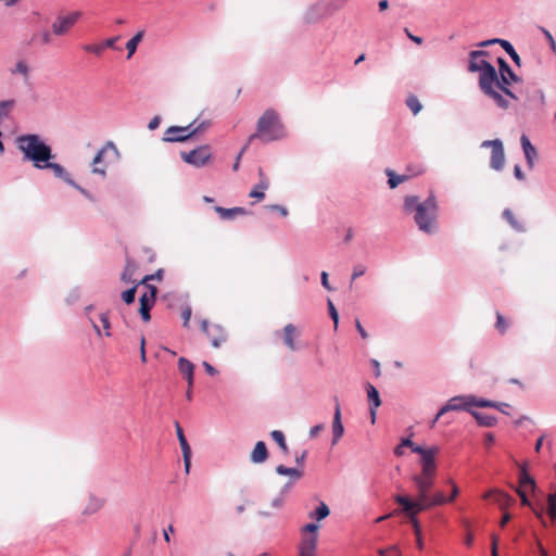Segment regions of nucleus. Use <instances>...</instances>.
<instances>
[{
	"label": "nucleus",
	"instance_id": "20e7f679",
	"mask_svg": "<svg viewBox=\"0 0 556 556\" xmlns=\"http://www.w3.org/2000/svg\"><path fill=\"white\" fill-rule=\"evenodd\" d=\"M285 136V127L278 113L273 109H267L258 118L256 132L249 137L248 143H251L254 139H260L267 143L282 139Z\"/></svg>",
	"mask_w": 556,
	"mask_h": 556
},
{
	"label": "nucleus",
	"instance_id": "9d476101",
	"mask_svg": "<svg viewBox=\"0 0 556 556\" xmlns=\"http://www.w3.org/2000/svg\"><path fill=\"white\" fill-rule=\"evenodd\" d=\"M481 148H491L490 167L496 172H501L505 165L504 146L501 139L484 140Z\"/></svg>",
	"mask_w": 556,
	"mask_h": 556
},
{
	"label": "nucleus",
	"instance_id": "79ce46f5",
	"mask_svg": "<svg viewBox=\"0 0 556 556\" xmlns=\"http://www.w3.org/2000/svg\"><path fill=\"white\" fill-rule=\"evenodd\" d=\"M270 437L280 446L283 453H288V446L285 440V435L280 430H273L270 432Z\"/></svg>",
	"mask_w": 556,
	"mask_h": 556
},
{
	"label": "nucleus",
	"instance_id": "72a5a7b5",
	"mask_svg": "<svg viewBox=\"0 0 556 556\" xmlns=\"http://www.w3.org/2000/svg\"><path fill=\"white\" fill-rule=\"evenodd\" d=\"M384 173L388 176V185L390 189H395L400 184L407 179L406 175H397L391 168H386Z\"/></svg>",
	"mask_w": 556,
	"mask_h": 556
},
{
	"label": "nucleus",
	"instance_id": "6e6d98bb",
	"mask_svg": "<svg viewBox=\"0 0 556 556\" xmlns=\"http://www.w3.org/2000/svg\"><path fill=\"white\" fill-rule=\"evenodd\" d=\"M328 307H329L330 317L334 323V328H337L338 323H339V314H338V311L336 309L333 303L330 300L328 301Z\"/></svg>",
	"mask_w": 556,
	"mask_h": 556
},
{
	"label": "nucleus",
	"instance_id": "4d7b16f0",
	"mask_svg": "<svg viewBox=\"0 0 556 556\" xmlns=\"http://www.w3.org/2000/svg\"><path fill=\"white\" fill-rule=\"evenodd\" d=\"M496 43L500 45L507 54H511V52L516 50L511 42L506 39L501 38V40L496 41Z\"/></svg>",
	"mask_w": 556,
	"mask_h": 556
},
{
	"label": "nucleus",
	"instance_id": "dca6fc26",
	"mask_svg": "<svg viewBox=\"0 0 556 556\" xmlns=\"http://www.w3.org/2000/svg\"><path fill=\"white\" fill-rule=\"evenodd\" d=\"M81 16L78 11L71 12L66 15H59L52 24V31L58 36H63L76 24Z\"/></svg>",
	"mask_w": 556,
	"mask_h": 556
},
{
	"label": "nucleus",
	"instance_id": "423d86ee",
	"mask_svg": "<svg viewBox=\"0 0 556 556\" xmlns=\"http://www.w3.org/2000/svg\"><path fill=\"white\" fill-rule=\"evenodd\" d=\"M529 488L532 492L536 490V482L534 478L528 472L527 466L523 465L519 470V486L516 489L522 506L529 507L535 517L540 520L543 527H547V521L543 515V507H535L529 500L525 489Z\"/></svg>",
	"mask_w": 556,
	"mask_h": 556
},
{
	"label": "nucleus",
	"instance_id": "5701e85b",
	"mask_svg": "<svg viewBox=\"0 0 556 556\" xmlns=\"http://www.w3.org/2000/svg\"><path fill=\"white\" fill-rule=\"evenodd\" d=\"M176 432H177V437H178L179 444H180L182 455H184L185 469H186V472H189L191 450H190V446H189L187 439L184 434L182 428L180 427V425L178 422H176Z\"/></svg>",
	"mask_w": 556,
	"mask_h": 556
},
{
	"label": "nucleus",
	"instance_id": "39448f33",
	"mask_svg": "<svg viewBox=\"0 0 556 556\" xmlns=\"http://www.w3.org/2000/svg\"><path fill=\"white\" fill-rule=\"evenodd\" d=\"M395 502L402 507L401 510L409 519L412 526L418 529V513L429 509L433 506H439L448 503V500L447 496H445L442 492H437L432 496L428 494L427 497L421 501H414L406 495H396Z\"/></svg>",
	"mask_w": 556,
	"mask_h": 556
},
{
	"label": "nucleus",
	"instance_id": "c03bdc74",
	"mask_svg": "<svg viewBox=\"0 0 556 556\" xmlns=\"http://www.w3.org/2000/svg\"><path fill=\"white\" fill-rule=\"evenodd\" d=\"M508 327H509L508 321L505 319V317L500 312H497L496 313V323H495L496 330L501 334H504L507 331Z\"/></svg>",
	"mask_w": 556,
	"mask_h": 556
},
{
	"label": "nucleus",
	"instance_id": "864d4df0",
	"mask_svg": "<svg viewBox=\"0 0 556 556\" xmlns=\"http://www.w3.org/2000/svg\"><path fill=\"white\" fill-rule=\"evenodd\" d=\"M496 501L503 505H509L514 502V498L506 493L498 492L496 493Z\"/></svg>",
	"mask_w": 556,
	"mask_h": 556
},
{
	"label": "nucleus",
	"instance_id": "a19ab883",
	"mask_svg": "<svg viewBox=\"0 0 556 556\" xmlns=\"http://www.w3.org/2000/svg\"><path fill=\"white\" fill-rule=\"evenodd\" d=\"M418 446L415 444L410 438H403L400 444L394 448V454L396 456H402L404 454V448L409 447L413 451V447Z\"/></svg>",
	"mask_w": 556,
	"mask_h": 556
},
{
	"label": "nucleus",
	"instance_id": "69168bd1",
	"mask_svg": "<svg viewBox=\"0 0 556 556\" xmlns=\"http://www.w3.org/2000/svg\"><path fill=\"white\" fill-rule=\"evenodd\" d=\"M160 123H161V117H160V116H154V117L149 122L148 128H149L150 130H154V129H156V128L160 126Z\"/></svg>",
	"mask_w": 556,
	"mask_h": 556
},
{
	"label": "nucleus",
	"instance_id": "0eeeda50",
	"mask_svg": "<svg viewBox=\"0 0 556 556\" xmlns=\"http://www.w3.org/2000/svg\"><path fill=\"white\" fill-rule=\"evenodd\" d=\"M496 63L498 72L497 79L494 81V87H497L505 96L517 100V96L511 91L509 86L513 83H520L521 78L513 71L504 58L498 56Z\"/></svg>",
	"mask_w": 556,
	"mask_h": 556
},
{
	"label": "nucleus",
	"instance_id": "1a4fd4ad",
	"mask_svg": "<svg viewBox=\"0 0 556 556\" xmlns=\"http://www.w3.org/2000/svg\"><path fill=\"white\" fill-rule=\"evenodd\" d=\"M180 156L186 163L194 167H202L212 159V149L211 146L203 144L189 152H181Z\"/></svg>",
	"mask_w": 556,
	"mask_h": 556
},
{
	"label": "nucleus",
	"instance_id": "c9c22d12",
	"mask_svg": "<svg viewBox=\"0 0 556 556\" xmlns=\"http://www.w3.org/2000/svg\"><path fill=\"white\" fill-rule=\"evenodd\" d=\"M143 38V31H138L128 42L126 43V49L128 51L127 59H130L132 54L136 52L138 45L141 42Z\"/></svg>",
	"mask_w": 556,
	"mask_h": 556
},
{
	"label": "nucleus",
	"instance_id": "5fc2aeb1",
	"mask_svg": "<svg viewBox=\"0 0 556 556\" xmlns=\"http://www.w3.org/2000/svg\"><path fill=\"white\" fill-rule=\"evenodd\" d=\"M121 39V36L112 37L102 42L104 49L110 48L114 50H121V48L116 47V42Z\"/></svg>",
	"mask_w": 556,
	"mask_h": 556
},
{
	"label": "nucleus",
	"instance_id": "09e8293b",
	"mask_svg": "<svg viewBox=\"0 0 556 556\" xmlns=\"http://www.w3.org/2000/svg\"><path fill=\"white\" fill-rule=\"evenodd\" d=\"M99 320L101 323L102 328L105 331L104 334L106 337H110L111 336V332H110L111 324H110V320H109V315L106 313H101L99 315Z\"/></svg>",
	"mask_w": 556,
	"mask_h": 556
},
{
	"label": "nucleus",
	"instance_id": "37998d69",
	"mask_svg": "<svg viewBox=\"0 0 556 556\" xmlns=\"http://www.w3.org/2000/svg\"><path fill=\"white\" fill-rule=\"evenodd\" d=\"M12 74H21L25 79L29 76V67L26 61L21 60L16 63L15 67L11 70Z\"/></svg>",
	"mask_w": 556,
	"mask_h": 556
},
{
	"label": "nucleus",
	"instance_id": "8fccbe9b",
	"mask_svg": "<svg viewBox=\"0 0 556 556\" xmlns=\"http://www.w3.org/2000/svg\"><path fill=\"white\" fill-rule=\"evenodd\" d=\"M83 49L86 51V52H91L96 55H101L104 51V46L102 43L100 45H86L83 47Z\"/></svg>",
	"mask_w": 556,
	"mask_h": 556
},
{
	"label": "nucleus",
	"instance_id": "f03ea898",
	"mask_svg": "<svg viewBox=\"0 0 556 556\" xmlns=\"http://www.w3.org/2000/svg\"><path fill=\"white\" fill-rule=\"evenodd\" d=\"M468 71L471 73L479 72V88L480 90L491 98L498 108L508 109L509 101L503 97L494 88V81L497 79V71L496 68L486 60H469L468 62Z\"/></svg>",
	"mask_w": 556,
	"mask_h": 556
},
{
	"label": "nucleus",
	"instance_id": "58836bf2",
	"mask_svg": "<svg viewBox=\"0 0 556 556\" xmlns=\"http://www.w3.org/2000/svg\"><path fill=\"white\" fill-rule=\"evenodd\" d=\"M405 103L414 115H417L422 110V104L415 94H409Z\"/></svg>",
	"mask_w": 556,
	"mask_h": 556
},
{
	"label": "nucleus",
	"instance_id": "c85d7f7f",
	"mask_svg": "<svg viewBox=\"0 0 556 556\" xmlns=\"http://www.w3.org/2000/svg\"><path fill=\"white\" fill-rule=\"evenodd\" d=\"M332 431H333L332 443L334 444L343 435V432H344V427L341 421V408L338 403L336 404V409H334Z\"/></svg>",
	"mask_w": 556,
	"mask_h": 556
},
{
	"label": "nucleus",
	"instance_id": "ea45409f",
	"mask_svg": "<svg viewBox=\"0 0 556 556\" xmlns=\"http://www.w3.org/2000/svg\"><path fill=\"white\" fill-rule=\"evenodd\" d=\"M546 513L553 521L556 520V491L548 494L547 496Z\"/></svg>",
	"mask_w": 556,
	"mask_h": 556
},
{
	"label": "nucleus",
	"instance_id": "0e129e2a",
	"mask_svg": "<svg viewBox=\"0 0 556 556\" xmlns=\"http://www.w3.org/2000/svg\"><path fill=\"white\" fill-rule=\"evenodd\" d=\"M500 40H501V38L488 39V40H483V41L479 42L477 46L480 48H486L492 45H497L496 41H500Z\"/></svg>",
	"mask_w": 556,
	"mask_h": 556
},
{
	"label": "nucleus",
	"instance_id": "603ef678",
	"mask_svg": "<svg viewBox=\"0 0 556 556\" xmlns=\"http://www.w3.org/2000/svg\"><path fill=\"white\" fill-rule=\"evenodd\" d=\"M540 29L542 30V33H543V35H544V37H545V39L547 40V42H548V45H549L551 49L555 52V51H556V41H555V39H554L553 35L551 34V31H549V30H547V29H546V28H544V27H541Z\"/></svg>",
	"mask_w": 556,
	"mask_h": 556
},
{
	"label": "nucleus",
	"instance_id": "f704fd0d",
	"mask_svg": "<svg viewBox=\"0 0 556 556\" xmlns=\"http://www.w3.org/2000/svg\"><path fill=\"white\" fill-rule=\"evenodd\" d=\"M329 514H330L329 507L324 502H321L319 504V506L314 511L308 513V517L311 519L320 521V520L325 519L326 517H328Z\"/></svg>",
	"mask_w": 556,
	"mask_h": 556
},
{
	"label": "nucleus",
	"instance_id": "473e14b6",
	"mask_svg": "<svg viewBox=\"0 0 556 556\" xmlns=\"http://www.w3.org/2000/svg\"><path fill=\"white\" fill-rule=\"evenodd\" d=\"M136 270H137L136 264L128 260L124 267V270L122 273L121 280L125 283H134L136 281L135 277H134L136 274Z\"/></svg>",
	"mask_w": 556,
	"mask_h": 556
},
{
	"label": "nucleus",
	"instance_id": "6e6552de",
	"mask_svg": "<svg viewBox=\"0 0 556 556\" xmlns=\"http://www.w3.org/2000/svg\"><path fill=\"white\" fill-rule=\"evenodd\" d=\"M154 276H144L138 285H143L146 291L139 298L140 307L139 313L143 321L148 323L151 319L150 311L154 306L156 301L157 288L153 285H149L148 281L152 280Z\"/></svg>",
	"mask_w": 556,
	"mask_h": 556
},
{
	"label": "nucleus",
	"instance_id": "e433bc0d",
	"mask_svg": "<svg viewBox=\"0 0 556 556\" xmlns=\"http://www.w3.org/2000/svg\"><path fill=\"white\" fill-rule=\"evenodd\" d=\"M276 472L281 476H290L295 479H300L303 476L302 470L296 468H289L283 465H279L276 467Z\"/></svg>",
	"mask_w": 556,
	"mask_h": 556
},
{
	"label": "nucleus",
	"instance_id": "774afa93",
	"mask_svg": "<svg viewBox=\"0 0 556 556\" xmlns=\"http://www.w3.org/2000/svg\"><path fill=\"white\" fill-rule=\"evenodd\" d=\"M514 176L518 179V180H523L525 179V174L521 170V167L520 165H515L514 167Z\"/></svg>",
	"mask_w": 556,
	"mask_h": 556
},
{
	"label": "nucleus",
	"instance_id": "7ed1b4c3",
	"mask_svg": "<svg viewBox=\"0 0 556 556\" xmlns=\"http://www.w3.org/2000/svg\"><path fill=\"white\" fill-rule=\"evenodd\" d=\"M16 144L23 152L24 160L33 162L36 168L54 157L51 148L38 135H22L17 137Z\"/></svg>",
	"mask_w": 556,
	"mask_h": 556
},
{
	"label": "nucleus",
	"instance_id": "c756f323",
	"mask_svg": "<svg viewBox=\"0 0 556 556\" xmlns=\"http://www.w3.org/2000/svg\"><path fill=\"white\" fill-rule=\"evenodd\" d=\"M250 458L252 463L256 464L264 463L268 458L267 447L263 441H258L255 444Z\"/></svg>",
	"mask_w": 556,
	"mask_h": 556
},
{
	"label": "nucleus",
	"instance_id": "338daca9",
	"mask_svg": "<svg viewBox=\"0 0 556 556\" xmlns=\"http://www.w3.org/2000/svg\"><path fill=\"white\" fill-rule=\"evenodd\" d=\"M324 428H325L324 425H316V426L312 427L309 430V437L311 438L317 437L318 433L324 430Z\"/></svg>",
	"mask_w": 556,
	"mask_h": 556
},
{
	"label": "nucleus",
	"instance_id": "3c124183",
	"mask_svg": "<svg viewBox=\"0 0 556 556\" xmlns=\"http://www.w3.org/2000/svg\"><path fill=\"white\" fill-rule=\"evenodd\" d=\"M366 273V267L364 265H356L353 269L352 275L350 276V289L352 288V282L363 276Z\"/></svg>",
	"mask_w": 556,
	"mask_h": 556
},
{
	"label": "nucleus",
	"instance_id": "e2e57ef3",
	"mask_svg": "<svg viewBox=\"0 0 556 556\" xmlns=\"http://www.w3.org/2000/svg\"><path fill=\"white\" fill-rule=\"evenodd\" d=\"M494 442H495V437H494L493 433L488 432V433L484 434V445L486 447L492 446L494 444Z\"/></svg>",
	"mask_w": 556,
	"mask_h": 556
},
{
	"label": "nucleus",
	"instance_id": "4be33fe9",
	"mask_svg": "<svg viewBox=\"0 0 556 556\" xmlns=\"http://www.w3.org/2000/svg\"><path fill=\"white\" fill-rule=\"evenodd\" d=\"M258 184L250 191L249 197L261 201L265 198V190L269 187L268 177L262 168H258Z\"/></svg>",
	"mask_w": 556,
	"mask_h": 556
},
{
	"label": "nucleus",
	"instance_id": "b1692460",
	"mask_svg": "<svg viewBox=\"0 0 556 556\" xmlns=\"http://www.w3.org/2000/svg\"><path fill=\"white\" fill-rule=\"evenodd\" d=\"M520 142L525 153L527 165L529 166V168H533L534 161L538 156L536 149L532 146L530 139L525 134L521 135Z\"/></svg>",
	"mask_w": 556,
	"mask_h": 556
},
{
	"label": "nucleus",
	"instance_id": "49530a36",
	"mask_svg": "<svg viewBox=\"0 0 556 556\" xmlns=\"http://www.w3.org/2000/svg\"><path fill=\"white\" fill-rule=\"evenodd\" d=\"M318 525L316 523H307L305 525L302 529H301V533H302V536L303 535H315L316 539L318 540Z\"/></svg>",
	"mask_w": 556,
	"mask_h": 556
},
{
	"label": "nucleus",
	"instance_id": "a878e982",
	"mask_svg": "<svg viewBox=\"0 0 556 556\" xmlns=\"http://www.w3.org/2000/svg\"><path fill=\"white\" fill-rule=\"evenodd\" d=\"M178 369H179L180 374L187 380V383L189 384V387L193 388L194 365L187 358L180 357L178 359Z\"/></svg>",
	"mask_w": 556,
	"mask_h": 556
},
{
	"label": "nucleus",
	"instance_id": "f8f14e48",
	"mask_svg": "<svg viewBox=\"0 0 556 556\" xmlns=\"http://www.w3.org/2000/svg\"><path fill=\"white\" fill-rule=\"evenodd\" d=\"M193 123L188 126H170L165 132L163 140L166 142H184L200 132V128H192Z\"/></svg>",
	"mask_w": 556,
	"mask_h": 556
},
{
	"label": "nucleus",
	"instance_id": "2eb2a0df",
	"mask_svg": "<svg viewBox=\"0 0 556 556\" xmlns=\"http://www.w3.org/2000/svg\"><path fill=\"white\" fill-rule=\"evenodd\" d=\"M201 328L206 333V337L210 339L213 348H220L227 342V331L220 325L208 324L206 320H203Z\"/></svg>",
	"mask_w": 556,
	"mask_h": 556
},
{
	"label": "nucleus",
	"instance_id": "9b49d317",
	"mask_svg": "<svg viewBox=\"0 0 556 556\" xmlns=\"http://www.w3.org/2000/svg\"><path fill=\"white\" fill-rule=\"evenodd\" d=\"M472 410V394L455 395L451 397L440 409L439 416H444L448 412Z\"/></svg>",
	"mask_w": 556,
	"mask_h": 556
},
{
	"label": "nucleus",
	"instance_id": "aec40b11",
	"mask_svg": "<svg viewBox=\"0 0 556 556\" xmlns=\"http://www.w3.org/2000/svg\"><path fill=\"white\" fill-rule=\"evenodd\" d=\"M318 540L313 535H303L299 544V556H317Z\"/></svg>",
	"mask_w": 556,
	"mask_h": 556
},
{
	"label": "nucleus",
	"instance_id": "ddd939ff",
	"mask_svg": "<svg viewBox=\"0 0 556 556\" xmlns=\"http://www.w3.org/2000/svg\"><path fill=\"white\" fill-rule=\"evenodd\" d=\"M439 452V447H413V453L419 454L421 457L422 475L433 476L435 471V454Z\"/></svg>",
	"mask_w": 556,
	"mask_h": 556
},
{
	"label": "nucleus",
	"instance_id": "cd10ccee",
	"mask_svg": "<svg viewBox=\"0 0 556 556\" xmlns=\"http://www.w3.org/2000/svg\"><path fill=\"white\" fill-rule=\"evenodd\" d=\"M470 415L475 418V420L480 427L492 428L495 427L497 424V417L494 415H485L476 409H472L470 412Z\"/></svg>",
	"mask_w": 556,
	"mask_h": 556
},
{
	"label": "nucleus",
	"instance_id": "bb28decb",
	"mask_svg": "<svg viewBox=\"0 0 556 556\" xmlns=\"http://www.w3.org/2000/svg\"><path fill=\"white\" fill-rule=\"evenodd\" d=\"M105 500L97 495H89L86 506L83 510L85 515H93L104 506Z\"/></svg>",
	"mask_w": 556,
	"mask_h": 556
},
{
	"label": "nucleus",
	"instance_id": "393cba45",
	"mask_svg": "<svg viewBox=\"0 0 556 556\" xmlns=\"http://www.w3.org/2000/svg\"><path fill=\"white\" fill-rule=\"evenodd\" d=\"M47 168L51 169L55 177L63 179L68 185H74V181L71 179L70 175L67 174V172L65 170V168L62 165H60L58 163H52L50 161H46L39 167V169H47Z\"/></svg>",
	"mask_w": 556,
	"mask_h": 556
},
{
	"label": "nucleus",
	"instance_id": "412c9836",
	"mask_svg": "<svg viewBox=\"0 0 556 556\" xmlns=\"http://www.w3.org/2000/svg\"><path fill=\"white\" fill-rule=\"evenodd\" d=\"M366 392L369 402L370 418L374 424L376 421V409L381 405V399L377 388L369 382L366 383Z\"/></svg>",
	"mask_w": 556,
	"mask_h": 556
},
{
	"label": "nucleus",
	"instance_id": "de8ad7c7",
	"mask_svg": "<svg viewBox=\"0 0 556 556\" xmlns=\"http://www.w3.org/2000/svg\"><path fill=\"white\" fill-rule=\"evenodd\" d=\"M380 556H401L399 548L395 545H391L386 548H380L378 551Z\"/></svg>",
	"mask_w": 556,
	"mask_h": 556
},
{
	"label": "nucleus",
	"instance_id": "f257e3e1",
	"mask_svg": "<svg viewBox=\"0 0 556 556\" xmlns=\"http://www.w3.org/2000/svg\"><path fill=\"white\" fill-rule=\"evenodd\" d=\"M403 208L406 214H413L420 231L428 235L437 231L438 202L433 192L425 201H420L418 195H406Z\"/></svg>",
	"mask_w": 556,
	"mask_h": 556
},
{
	"label": "nucleus",
	"instance_id": "13d9d810",
	"mask_svg": "<svg viewBox=\"0 0 556 556\" xmlns=\"http://www.w3.org/2000/svg\"><path fill=\"white\" fill-rule=\"evenodd\" d=\"M355 327H356V330L357 332L359 333V336L362 337V339H367L368 338V333L367 331L365 330V328L362 326L359 319H356L355 320Z\"/></svg>",
	"mask_w": 556,
	"mask_h": 556
},
{
	"label": "nucleus",
	"instance_id": "2f4dec72",
	"mask_svg": "<svg viewBox=\"0 0 556 556\" xmlns=\"http://www.w3.org/2000/svg\"><path fill=\"white\" fill-rule=\"evenodd\" d=\"M502 217L510 225V227L517 232H525L526 227L520 223L514 215L510 208H505L502 213Z\"/></svg>",
	"mask_w": 556,
	"mask_h": 556
},
{
	"label": "nucleus",
	"instance_id": "a211bd4d",
	"mask_svg": "<svg viewBox=\"0 0 556 556\" xmlns=\"http://www.w3.org/2000/svg\"><path fill=\"white\" fill-rule=\"evenodd\" d=\"M413 481L418 490V498L416 501L425 500L433 485V476L416 475L413 477Z\"/></svg>",
	"mask_w": 556,
	"mask_h": 556
},
{
	"label": "nucleus",
	"instance_id": "a18cd8bd",
	"mask_svg": "<svg viewBox=\"0 0 556 556\" xmlns=\"http://www.w3.org/2000/svg\"><path fill=\"white\" fill-rule=\"evenodd\" d=\"M138 285H135L130 289L122 293V299L126 304H131L135 301Z\"/></svg>",
	"mask_w": 556,
	"mask_h": 556
},
{
	"label": "nucleus",
	"instance_id": "4c0bfd02",
	"mask_svg": "<svg viewBox=\"0 0 556 556\" xmlns=\"http://www.w3.org/2000/svg\"><path fill=\"white\" fill-rule=\"evenodd\" d=\"M473 407L495 408V407H497V402L488 400V399L477 397L476 395H472V408Z\"/></svg>",
	"mask_w": 556,
	"mask_h": 556
},
{
	"label": "nucleus",
	"instance_id": "f3484780",
	"mask_svg": "<svg viewBox=\"0 0 556 556\" xmlns=\"http://www.w3.org/2000/svg\"><path fill=\"white\" fill-rule=\"evenodd\" d=\"M300 334V329L293 324H288L283 327L281 331V338L290 351H295L298 349L296 340L299 339Z\"/></svg>",
	"mask_w": 556,
	"mask_h": 556
},
{
	"label": "nucleus",
	"instance_id": "6ab92c4d",
	"mask_svg": "<svg viewBox=\"0 0 556 556\" xmlns=\"http://www.w3.org/2000/svg\"><path fill=\"white\" fill-rule=\"evenodd\" d=\"M109 150H115V146L113 142L109 141L106 142L96 154L93 161H92V173L100 174L102 176L105 175L106 166L103 165L104 155Z\"/></svg>",
	"mask_w": 556,
	"mask_h": 556
},
{
	"label": "nucleus",
	"instance_id": "052dcab7",
	"mask_svg": "<svg viewBox=\"0 0 556 556\" xmlns=\"http://www.w3.org/2000/svg\"><path fill=\"white\" fill-rule=\"evenodd\" d=\"M509 408H510V405L505 402H497V407H495V409L500 410L501 413H503L505 415H509V412H508Z\"/></svg>",
	"mask_w": 556,
	"mask_h": 556
},
{
	"label": "nucleus",
	"instance_id": "680f3d73",
	"mask_svg": "<svg viewBox=\"0 0 556 556\" xmlns=\"http://www.w3.org/2000/svg\"><path fill=\"white\" fill-rule=\"evenodd\" d=\"M404 30H405L406 36H407V37H408L413 42H415V43H417V45H421V43H422L424 39H422L421 37L413 35V34L409 31V29H408V28H405Z\"/></svg>",
	"mask_w": 556,
	"mask_h": 556
},
{
	"label": "nucleus",
	"instance_id": "7c9ffc66",
	"mask_svg": "<svg viewBox=\"0 0 556 556\" xmlns=\"http://www.w3.org/2000/svg\"><path fill=\"white\" fill-rule=\"evenodd\" d=\"M215 212L223 219H231V218H235L236 216L247 214V211L243 207L225 208L222 206H216Z\"/></svg>",
	"mask_w": 556,
	"mask_h": 556
},
{
	"label": "nucleus",
	"instance_id": "bf43d9fd",
	"mask_svg": "<svg viewBox=\"0 0 556 556\" xmlns=\"http://www.w3.org/2000/svg\"><path fill=\"white\" fill-rule=\"evenodd\" d=\"M181 317L184 319V326L187 327L189 321H190V318H191V308L190 307H186L182 311Z\"/></svg>",
	"mask_w": 556,
	"mask_h": 556
},
{
	"label": "nucleus",
	"instance_id": "4468645a",
	"mask_svg": "<svg viewBox=\"0 0 556 556\" xmlns=\"http://www.w3.org/2000/svg\"><path fill=\"white\" fill-rule=\"evenodd\" d=\"M340 7H343V2L340 3ZM338 8L339 5L332 2H318L307 10L304 20L306 23H315L332 14Z\"/></svg>",
	"mask_w": 556,
	"mask_h": 556
}]
</instances>
